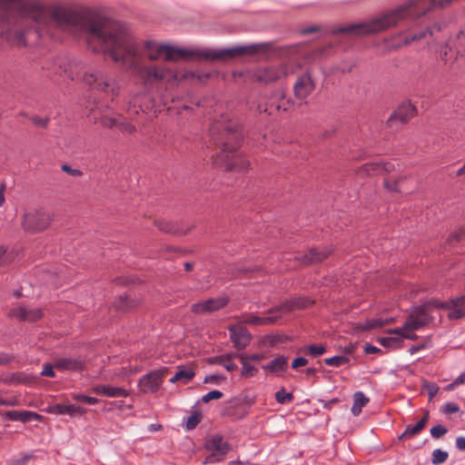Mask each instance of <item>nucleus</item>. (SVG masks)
<instances>
[{
	"label": "nucleus",
	"instance_id": "6e6552de",
	"mask_svg": "<svg viewBox=\"0 0 465 465\" xmlns=\"http://www.w3.org/2000/svg\"><path fill=\"white\" fill-rule=\"evenodd\" d=\"M205 449L212 451L205 458L204 464L216 463L224 460L225 455L230 451L231 446L221 435L212 436L205 443Z\"/></svg>",
	"mask_w": 465,
	"mask_h": 465
},
{
	"label": "nucleus",
	"instance_id": "774afa93",
	"mask_svg": "<svg viewBox=\"0 0 465 465\" xmlns=\"http://www.w3.org/2000/svg\"><path fill=\"white\" fill-rule=\"evenodd\" d=\"M456 381L460 385L465 383V371L456 378Z\"/></svg>",
	"mask_w": 465,
	"mask_h": 465
},
{
	"label": "nucleus",
	"instance_id": "39448f33",
	"mask_svg": "<svg viewBox=\"0 0 465 465\" xmlns=\"http://www.w3.org/2000/svg\"><path fill=\"white\" fill-rule=\"evenodd\" d=\"M52 214L43 208H32L22 215L21 226L25 232L37 233L46 230L52 223Z\"/></svg>",
	"mask_w": 465,
	"mask_h": 465
},
{
	"label": "nucleus",
	"instance_id": "58836bf2",
	"mask_svg": "<svg viewBox=\"0 0 465 465\" xmlns=\"http://www.w3.org/2000/svg\"><path fill=\"white\" fill-rule=\"evenodd\" d=\"M447 242L450 244L454 243V242L465 243V228H460V229L453 232L449 236Z\"/></svg>",
	"mask_w": 465,
	"mask_h": 465
},
{
	"label": "nucleus",
	"instance_id": "864d4df0",
	"mask_svg": "<svg viewBox=\"0 0 465 465\" xmlns=\"http://www.w3.org/2000/svg\"><path fill=\"white\" fill-rule=\"evenodd\" d=\"M54 368H55L54 366V364L45 363L44 366H43V370H42L41 375L45 376V377L54 378L55 377V372L54 371Z\"/></svg>",
	"mask_w": 465,
	"mask_h": 465
},
{
	"label": "nucleus",
	"instance_id": "680f3d73",
	"mask_svg": "<svg viewBox=\"0 0 465 465\" xmlns=\"http://www.w3.org/2000/svg\"><path fill=\"white\" fill-rule=\"evenodd\" d=\"M246 358L249 359L252 362H258L265 359L264 353H252V354H246Z\"/></svg>",
	"mask_w": 465,
	"mask_h": 465
},
{
	"label": "nucleus",
	"instance_id": "c9c22d12",
	"mask_svg": "<svg viewBox=\"0 0 465 465\" xmlns=\"http://www.w3.org/2000/svg\"><path fill=\"white\" fill-rule=\"evenodd\" d=\"M386 324H388V322H384L383 319H371L366 321L364 324L361 326V329L362 331H369L376 328H381Z\"/></svg>",
	"mask_w": 465,
	"mask_h": 465
},
{
	"label": "nucleus",
	"instance_id": "8fccbe9b",
	"mask_svg": "<svg viewBox=\"0 0 465 465\" xmlns=\"http://www.w3.org/2000/svg\"><path fill=\"white\" fill-rule=\"evenodd\" d=\"M86 412V409L81 406H77L74 404L67 405V414L70 416H74L75 414L83 415Z\"/></svg>",
	"mask_w": 465,
	"mask_h": 465
},
{
	"label": "nucleus",
	"instance_id": "4c0bfd02",
	"mask_svg": "<svg viewBox=\"0 0 465 465\" xmlns=\"http://www.w3.org/2000/svg\"><path fill=\"white\" fill-rule=\"evenodd\" d=\"M304 351L312 357H318L326 352V347L324 345L312 344L306 347Z\"/></svg>",
	"mask_w": 465,
	"mask_h": 465
},
{
	"label": "nucleus",
	"instance_id": "6ab92c4d",
	"mask_svg": "<svg viewBox=\"0 0 465 465\" xmlns=\"http://www.w3.org/2000/svg\"><path fill=\"white\" fill-rule=\"evenodd\" d=\"M312 304V301L306 297H298L285 301L279 306L273 307L268 311V313H279L282 311L291 312L309 307Z\"/></svg>",
	"mask_w": 465,
	"mask_h": 465
},
{
	"label": "nucleus",
	"instance_id": "bf43d9fd",
	"mask_svg": "<svg viewBox=\"0 0 465 465\" xmlns=\"http://www.w3.org/2000/svg\"><path fill=\"white\" fill-rule=\"evenodd\" d=\"M226 357H227V354L214 356V357L210 358L208 360V362L211 364H218V365L223 366Z\"/></svg>",
	"mask_w": 465,
	"mask_h": 465
},
{
	"label": "nucleus",
	"instance_id": "0eeeda50",
	"mask_svg": "<svg viewBox=\"0 0 465 465\" xmlns=\"http://www.w3.org/2000/svg\"><path fill=\"white\" fill-rule=\"evenodd\" d=\"M59 71L56 74L71 80H79L84 83V75L92 74L93 71L86 69L85 65L76 60H70L66 57H59L56 60Z\"/></svg>",
	"mask_w": 465,
	"mask_h": 465
},
{
	"label": "nucleus",
	"instance_id": "e2e57ef3",
	"mask_svg": "<svg viewBox=\"0 0 465 465\" xmlns=\"http://www.w3.org/2000/svg\"><path fill=\"white\" fill-rule=\"evenodd\" d=\"M14 360V357L12 355L5 354L0 352V366L6 365L10 362H12Z\"/></svg>",
	"mask_w": 465,
	"mask_h": 465
},
{
	"label": "nucleus",
	"instance_id": "338daca9",
	"mask_svg": "<svg viewBox=\"0 0 465 465\" xmlns=\"http://www.w3.org/2000/svg\"><path fill=\"white\" fill-rule=\"evenodd\" d=\"M456 447L460 450H465V437H458L456 439Z\"/></svg>",
	"mask_w": 465,
	"mask_h": 465
},
{
	"label": "nucleus",
	"instance_id": "f704fd0d",
	"mask_svg": "<svg viewBox=\"0 0 465 465\" xmlns=\"http://www.w3.org/2000/svg\"><path fill=\"white\" fill-rule=\"evenodd\" d=\"M293 398V394L287 392L284 388H282L275 393V401L280 404L291 402Z\"/></svg>",
	"mask_w": 465,
	"mask_h": 465
},
{
	"label": "nucleus",
	"instance_id": "4be33fe9",
	"mask_svg": "<svg viewBox=\"0 0 465 465\" xmlns=\"http://www.w3.org/2000/svg\"><path fill=\"white\" fill-rule=\"evenodd\" d=\"M91 391L110 398L129 396V392L125 389L110 385H95L91 388Z\"/></svg>",
	"mask_w": 465,
	"mask_h": 465
},
{
	"label": "nucleus",
	"instance_id": "bb28decb",
	"mask_svg": "<svg viewBox=\"0 0 465 465\" xmlns=\"http://www.w3.org/2000/svg\"><path fill=\"white\" fill-rule=\"evenodd\" d=\"M288 358L281 355L271 361L268 364L262 365V368L271 372L283 371L287 369Z\"/></svg>",
	"mask_w": 465,
	"mask_h": 465
},
{
	"label": "nucleus",
	"instance_id": "7c9ffc66",
	"mask_svg": "<svg viewBox=\"0 0 465 465\" xmlns=\"http://www.w3.org/2000/svg\"><path fill=\"white\" fill-rule=\"evenodd\" d=\"M8 417L13 420L28 421L31 418L37 419L40 417L37 413L31 411H12L7 413Z\"/></svg>",
	"mask_w": 465,
	"mask_h": 465
},
{
	"label": "nucleus",
	"instance_id": "423d86ee",
	"mask_svg": "<svg viewBox=\"0 0 465 465\" xmlns=\"http://www.w3.org/2000/svg\"><path fill=\"white\" fill-rule=\"evenodd\" d=\"M290 74L285 64L257 68L252 73V79L262 84H269L285 78Z\"/></svg>",
	"mask_w": 465,
	"mask_h": 465
},
{
	"label": "nucleus",
	"instance_id": "412c9836",
	"mask_svg": "<svg viewBox=\"0 0 465 465\" xmlns=\"http://www.w3.org/2000/svg\"><path fill=\"white\" fill-rule=\"evenodd\" d=\"M280 317V314L269 317H260L252 313H245L241 315L238 319L241 323L260 326L273 324Z\"/></svg>",
	"mask_w": 465,
	"mask_h": 465
},
{
	"label": "nucleus",
	"instance_id": "7ed1b4c3",
	"mask_svg": "<svg viewBox=\"0 0 465 465\" xmlns=\"http://www.w3.org/2000/svg\"><path fill=\"white\" fill-rule=\"evenodd\" d=\"M271 45H272L270 43H262L222 50L193 51L167 45H161L157 47L156 53L150 52L147 54V57L149 60L154 61L160 54H164L166 61H177L179 59L187 60L193 57H202L210 61H225L244 54H255L267 52L271 49Z\"/></svg>",
	"mask_w": 465,
	"mask_h": 465
},
{
	"label": "nucleus",
	"instance_id": "052dcab7",
	"mask_svg": "<svg viewBox=\"0 0 465 465\" xmlns=\"http://www.w3.org/2000/svg\"><path fill=\"white\" fill-rule=\"evenodd\" d=\"M225 380V377L220 374H213L204 378V383L208 382H218L219 381Z\"/></svg>",
	"mask_w": 465,
	"mask_h": 465
},
{
	"label": "nucleus",
	"instance_id": "9b49d317",
	"mask_svg": "<svg viewBox=\"0 0 465 465\" xmlns=\"http://www.w3.org/2000/svg\"><path fill=\"white\" fill-rule=\"evenodd\" d=\"M432 321L430 316V304L415 307L406 319V328L418 331Z\"/></svg>",
	"mask_w": 465,
	"mask_h": 465
},
{
	"label": "nucleus",
	"instance_id": "5fc2aeb1",
	"mask_svg": "<svg viewBox=\"0 0 465 465\" xmlns=\"http://www.w3.org/2000/svg\"><path fill=\"white\" fill-rule=\"evenodd\" d=\"M424 388L427 390L430 400L433 399L439 391V387L434 383H425Z\"/></svg>",
	"mask_w": 465,
	"mask_h": 465
},
{
	"label": "nucleus",
	"instance_id": "9d476101",
	"mask_svg": "<svg viewBox=\"0 0 465 465\" xmlns=\"http://www.w3.org/2000/svg\"><path fill=\"white\" fill-rule=\"evenodd\" d=\"M7 316L18 322H36L44 317V312L41 308L16 303L9 310Z\"/></svg>",
	"mask_w": 465,
	"mask_h": 465
},
{
	"label": "nucleus",
	"instance_id": "20e7f679",
	"mask_svg": "<svg viewBox=\"0 0 465 465\" xmlns=\"http://www.w3.org/2000/svg\"><path fill=\"white\" fill-rule=\"evenodd\" d=\"M84 84L88 85L92 91L102 94L112 101L120 93L118 81L102 70H95L92 74H85L84 75Z\"/></svg>",
	"mask_w": 465,
	"mask_h": 465
},
{
	"label": "nucleus",
	"instance_id": "c756f323",
	"mask_svg": "<svg viewBox=\"0 0 465 465\" xmlns=\"http://www.w3.org/2000/svg\"><path fill=\"white\" fill-rule=\"evenodd\" d=\"M154 225L162 232H166V233H171V234H178L180 233V231L179 229L177 228V226L169 222V221H165V220H155L154 221Z\"/></svg>",
	"mask_w": 465,
	"mask_h": 465
},
{
	"label": "nucleus",
	"instance_id": "ea45409f",
	"mask_svg": "<svg viewBox=\"0 0 465 465\" xmlns=\"http://www.w3.org/2000/svg\"><path fill=\"white\" fill-rule=\"evenodd\" d=\"M202 420V414L200 412H193L187 418L186 429L188 430H193Z\"/></svg>",
	"mask_w": 465,
	"mask_h": 465
},
{
	"label": "nucleus",
	"instance_id": "a19ab883",
	"mask_svg": "<svg viewBox=\"0 0 465 465\" xmlns=\"http://www.w3.org/2000/svg\"><path fill=\"white\" fill-rule=\"evenodd\" d=\"M239 354L240 353L237 352L228 353L223 367L231 372L238 370V366L236 363L232 362V359L237 358V355Z\"/></svg>",
	"mask_w": 465,
	"mask_h": 465
},
{
	"label": "nucleus",
	"instance_id": "09e8293b",
	"mask_svg": "<svg viewBox=\"0 0 465 465\" xmlns=\"http://www.w3.org/2000/svg\"><path fill=\"white\" fill-rule=\"evenodd\" d=\"M457 52L454 51L451 47L444 46L440 51V58L442 61L445 62V64L449 63V56L452 57L453 55H456Z\"/></svg>",
	"mask_w": 465,
	"mask_h": 465
},
{
	"label": "nucleus",
	"instance_id": "5701e85b",
	"mask_svg": "<svg viewBox=\"0 0 465 465\" xmlns=\"http://www.w3.org/2000/svg\"><path fill=\"white\" fill-rule=\"evenodd\" d=\"M237 359H239L242 364L241 376L242 378L249 379L258 373V368L252 364V361L246 358V353H240L237 355Z\"/></svg>",
	"mask_w": 465,
	"mask_h": 465
},
{
	"label": "nucleus",
	"instance_id": "2eb2a0df",
	"mask_svg": "<svg viewBox=\"0 0 465 465\" xmlns=\"http://www.w3.org/2000/svg\"><path fill=\"white\" fill-rule=\"evenodd\" d=\"M395 171V164L391 162H371L362 164L357 171L361 177L381 175Z\"/></svg>",
	"mask_w": 465,
	"mask_h": 465
},
{
	"label": "nucleus",
	"instance_id": "473e14b6",
	"mask_svg": "<svg viewBox=\"0 0 465 465\" xmlns=\"http://www.w3.org/2000/svg\"><path fill=\"white\" fill-rule=\"evenodd\" d=\"M449 454L447 451L442 450L440 449H436L432 451L431 463L433 465L444 463L447 460Z\"/></svg>",
	"mask_w": 465,
	"mask_h": 465
},
{
	"label": "nucleus",
	"instance_id": "6e6d98bb",
	"mask_svg": "<svg viewBox=\"0 0 465 465\" xmlns=\"http://www.w3.org/2000/svg\"><path fill=\"white\" fill-rule=\"evenodd\" d=\"M442 411L446 414L457 413L460 411V407L456 403L448 402L443 406Z\"/></svg>",
	"mask_w": 465,
	"mask_h": 465
},
{
	"label": "nucleus",
	"instance_id": "f3484780",
	"mask_svg": "<svg viewBox=\"0 0 465 465\" xmlns=\"http://www.w3.org/2000/svg\"><path fill=\"white\" fill-rule=\"evenodd\" d=\"M437 307L449 310V319L460 320L465 317V296L452 299L449 302L438 303Z\"/></svg>",
	"mask_w": 465,
	"mask_h": 465
},
{
	"label": "nucleus",
	"instance_id": "3c124183",
	"mask_svg": "<svg viewBox=\"0 0 465 465\" xmlns=\"http://www.w3.org/2000/svg\"><path fill=\"white\" fill-rule=\"evenodd\" d=\"M49 412L57 414V415L67 414V405L54 404L50 407Z\"/></svg>",
	"mask_w": 465,
	"mask_h": 465
},
{
	"label": "nucleus",
	"instance_id": "c85d7f7f",
	"mask_svg": "<svg viewBox=\"0 0 465 465\" xmlns=\"http://www.w3.org/2000/svg\"><path fill=\"white\" fill-rule=\"evenodd\" d=\"M406 179V175H401L396 178H386L383 181V186L390 192L401 193V185Z\"/></svg>",
	"mask_w": 465,
	"mask_h": 465
},
{
	"label": "nucleus",
	"instance_id": "13d9d810",
	"mask_svg": "<svg viewBox=\"0 0 465 465\" xmlns=\"http://www.w3.org/2000/svg\"><path fill=\"white\" fill-rule=\"evenodd\" d=\"M308 364V360L303 357L295 358L292 361V368L298 369L299 367H303Z\"/></svg>",
	"mask_w": 465,
	"mask_h": 465
},
{
	"label": "nucleus",
	"instance_id": "37998d69",
	"mask_svg": "<svg viewBox=\"0 0 465 465\" xmlns=\"http://www.w3.org/2000/svg\"><path fill=\"white\" fill-rule=\"evenodd\" d=\"M428 35H431V32L429 28H426L419 34H414L410 37H406L404 39V45H408L412 42L419 41L422 38H425Z\"/></svg>",
	"mask_w": 465,
	"mask_h": 465
},
{
	"label": "nucleus",
	"instance_id": "a18cd8bd",
	"mask_svg": "<svg viewBox=\"0 0 465 465\" xmlns=\"http://www.w3.org/2000/svg\"><path fill=\"white\" fill-rule=\"evenodd\" d=\"M447 431H448V430L444 426L439 424V425L433 426L430 429V435L434 439H440V437L445 435L447 433Z\"/></svg>",
	"mask_w": 465,
	"mask_h": 465
},
{
	"label": "nucleus",
	"instance_id": "393cba45",
	"mask_svg": "<svg viewBox=\"0 0 465 465\" xmlns=\"http://www.w3.org/2000/svg\"><path fill=\"white\" fill-rule=\"evenodd\" d=\"M429 420V412L426 411L425 415L415 424L408 425L404 432L399 437L400 440L404 438H411L419 434L425 427Z\"/></svg>",
	"mask_w": 465,
	"mask_h": 465
},
{
	"label": "nucleus",
	"instance_id": "cd10ccee",
	"mask_svg": "<svg viewBox=\"0 0 465 465\" xmlns=\"http://www.w3.org/2000/svg\"><path fill=\"white\" fill-rule=\"evenodd\" d=\"M370 399L361 391H356L353 394V405L351 409L354 416H359L361 413L362 408L367 405Z\"/></svg>",
	"mask_w": 465,
	"mask_h": 465
},
{
	"label": "nucleus",
	"instance_id": "a211bd4d",
	"mask_svg": "<svg viewBox=\"0 0 465 465\" xmlns=\"http://www.w3.org/2000/svg\"><path fill=\"white\" fill-rule=\"evenodd\" d=\"M229 332L233 346L237 350H242L252 341V335L246 328L240 325H233L229 327Z\"/></svg>",
	"mask_w": 465,
	"mask_h": 465
},
{
	"label": "nucleus",
	"instance_id": "4468645a",
	"mask_svg": "<svg viewBox=\"0 0 465 465\" xmlns=\"http://www.w3.org/2000/svg\"><path fill=\"white\" fill-rule=\"evenodd\" d=\"M316 82L313 79L312 74L307 71L302 74H300L294 84H293V94L294 96L301 100L304 101L312 92L315 90Z\"/></svg>",
	"mask_w": 465,
	"mask_h": 465
},
{
	"label": "nucleus",
	"instance_id": "c03bdc74",
	"mask_svg": "<svg viewBox=\"0 0 465 465\" xmlns=\"http://www.w3.org/2000/svg\"><path fill=\"white\" fill-rule=\"evenodd\" d=\"M378 341L383 347L400 346L401 338H399V337H381L378 339Z\"/></svg>",
	"mask_w": 465,
	"mask_h": 465
},
{
	"label": "nucleus",
	"instance_id": "f8f14e48",
	"mask_svg": "<svg viewBox=\"0 0 465 465\" xmlns=\"http://www.w3.org/2000/svg\"><path fill=\"white\" fill-rule=\"evenodd\" d=\"M333 252L331 246L314 247L308 250L307 252H299L294 260L302 266H309L326 260Z\"/></svg>",
	"mask_w": 465,
	"mask_h": 465
},
{
	"label": "nucleus",
	"instance_id": "ddd939ff",
	"mask_svg": "<svg viewBox=\"0 0 465 465\" xmlns=\"http://www.w3.org/2000/svg\"><path fill=\"white\" fill-rule=\"evenodd\" d=\"M168 372V368L153 371L143 376L138 382L140 391L143 393H154L160 389L163 377Z\"/></svg>",
	"mask_w": 465,
	"mask_h": 465
},
{
	"label": "nucleus",
	"instance_id": "a878e982",
	"mask_svg": "<svg viewBox=\"0 0 465 465\" xmlns=\"http://www.w3.org/2000/svg\"><path fill=\"white\" fill-rule=\"evenodd\" d=\"M139 304L140 300L131 298L128 295H122L114 302V306L117 311L126 312L137 307Z\"/></svg>",
	"mask_w": 465,
	"mask_h": 465
},
{
	"label": "nucleus",
	"instance_id": "79ce46f5",
	"mask_svg": "<svg viewBox=\"0 0 465 465\" xmlns=\"http://www.w3.org/2000/svg\"><path fill=\"white\" fill-rule=\"evenodd\" d=\"M73 400L82 401L89 405H94L99 402V400L94 397L86 396L81 393H74L72 395Z\"/></svg>",
	"mask_w": 465,
	"mask_h": 465
},
{
	"label": "nucleus",
	"instance_id": "dca6fc26",
	"mask_svg": "<svg viewBox=\"0 0 465 465\" xmlns=\"http://www.w3.org/2000/svg\"><path fill=\"white\" fill-rule=\"evenodd\" d=\"M229 302L226 297L211 298L191 305V312L195 314L211 313L224 308Z\"/></svg>",
	"mask_w": 465,
	"mask_h": 465
},
{
	"label": "nucleus",
	"instance_id": "0e129e2a",
	"mask_svg": "<svg viewBox=\"0 0 465 465\" xmlns=\"http://www.w3.org/2000/svg\"><path fill=\"white\" fill-rule=\"evenodd\" d=\"M378 351H380V349L377 348L376 346H373L371 344H367L364 346V352L366 354H372V353H376Z\"/></svg>",
	"mask_w": 465,
	"mask_h": 465
},
{
	"label": "nucleus",
	"instance_id": "de8ad7c7",
	"mask_svg": "<svg viewBox=\"0 0 465 465\" xmlns=\"http://www.w3.org/2000/svg\"><path fill=\"white\" fill-rule=\"evenodd\" d=\"M223 396V393L218 390H214L212 391H209L205 395L203 396L202 401L206 403L209 402L211 400H218L221 399Z\"/></svg>",
	"mask_w": 465,
	"mask_h": 465
},
{
	"label": "nucleus",
	"instance_id": "2f4dec72",
	"mask_svg": "<svg viewBox=\"0 0 465 465\" xmlns=\"http://www.w3.org/2000/svg\"><path fill=\"white\" fill-rule=\"evenodd\" d=\"M350 361V359L344 355H337L331 358H326L324 363L328 366L340 367Z\"/></svg>",
	"mask_w": 465,
	"mask_h": 465
},
{
	"label": "nucleus",
	"instance_id": "aec40b11",
	"mask_svg": "<svg viewBox=\"0 0 465 465\" xmlns=\"http://www.w3.org/2000/svg\"><path fill=\"white\" fill-rule=\"evenodd\" d=\"M54 366L59 371H81L84 369V361L77 358H56Z\"/></svg>",
	"mask_w": 465,
	"mask_h": 465
},
{
	"label": "nucleus",
	"instance_id": "1a4fd4ad",
	"mask_svg": "<svg viewBox=\"0 0 465 465\" xmlns=\"http://www.w3.org/2000/svg\"><path fill=\"white\" fill-rule=\"evenodd\" d=\"M416 114V107L410 101H405L392 112L386 124L389 128L397 129L399 125L406 124Z\"/></svg>",
	"mask_w": 465,
	"mask_h": 465
},
{
	"label": "nucleus",
	"instance_id": "f03ea898",
	"mask_svg": "<svg viewBox=\"0 0 465 465\" xmlns=\"http://www.w3.org/2000/svg\"><path fill=\"white\" fill-rule=\"evenodd\" d=\"M211 132L213 134H218V137L213 139L221 148L219 153L212 156L213 164L226 171L247 170L249 167L247 159L243 155L235 153V150L242 140V128L238 124L229 121L223 125H213Z\"/></svg>",
	"mask_w": 465,
	"mask_h": 465
},
{
	"label": "nucleus",
	"instance_id": "69168bd1",
	"mask_svg": "<svg viewBox=\"0 0 465 465\" xmlns=\"http://www.w3.org/2000/svg\"><path fill=\"white\" fill-rule=\"evenodd\" d=\"M5 189H6L5 183H1L0 184V207L3 206V204L5 202Z\"/></svg>",
	"mask_w": 465,
	"mask_h": 465
},
{
	"label": "nucleus",
	"instance_id": "49530a36",
	"mask_svg": "<svg viewBox=\"0 0 465 465\" xmlns=\"http://www.w3.org/2000/svg\"><path fill=\"white\" fill-rule=\"evenodd\" d=\"M30 121L32 124H34L36 126L46 128L49 124L50 118L49 117H40L38 115H34L30 118Z\"/></svg>",
	"mask_w": 465,
	"mask_h": 465
},
{
	"label": "nucleus",
	"instance_id": "4d7b16f0",
	"mask_svg": "<svg viewBox=\"0 0 465 465\" xmlns=\"http://www.w3.org/2000/svg\"><path fill=\"white\" fill-rule=\"evenodd\" d=\"M61 169H62L64 173H68V174H70V175H72V176H81V175L83 174V173H82V171H81V170H79V169H74V168H72V167H71L70 165H68V164H63V165H62V167H61Z\"/></svg>",
	"mask_w": 465,
	"mask_h": 465
},
{
	"label": "nucleus",
	"instance_id": "603ef678",
	"mask_svg": "<svg viewBox=\"0 0 465 465\" xmlns=\"http://www.w3.org/2000/svg\"><path fill=\"white\" fill-rule=\"evenodd\" d=\"M407 331H412V329L406 328V322H404L402 327L390 329L387 331V333L389 334H397L401 339H403V335L406 334Z\"/></svg>",
	"mask_w": 465,
	"mask_h": 465
},
{
	"label": "nucleus",
	"instance_id": "72a5a7b5",
	"mask_svg": "<svg viewBox=\"0 0 465 465\" xmlns=\"http://www.w3.org/2000/svg\"><path fill=\"white\" fill-rule=\"evenodd\" d=\"M121 133L132 134L136 131L135 126L130 122L125 121L124 118L119 116L117 127Z\"/></svg>",
	"mask_w": 465,
	"mask_h": 465
},
{
	"label": "nucleus",
	"instance_id": "b1692460",
	"mask_svg": "<svg viewBox=\"0 0 465 465\" xmlns=\"http://www.w3.org/2000/svg\"><path fill=\"white\" fill-rule=\"evenodd\" d=\"M195 376V371L192 367H179V370L175 372V374L169 380L171 383H175L178 381L183 382V384L191 381Z\"/></svg>",
	"mask_w": 465,
	"mask_h": 465
},
{
	"label": "nucleus",
	"instance_id": "e433bc0d",
	"mask_svg": "<svg viewBox=\"0 0 465 465\" xmlns=\"http://www.w3.org/2000/svg\"><path fill=\"white\" fill-rule=\"evenodd\" d=\"M118 120L119 117L104 115L97 121V123L105 128L113 129L117 127Z\"/></svg>",
	"mask_w": 465,
	"mask_h": 465
},
{
	"label": "nucleus",
	"instance_id": "f257e3e1",
	"mask_svg": "<svg viewBox=\"0 0 465 465\" xmlns=\"http://www.w3.org/2000/svg\"><path fill=\"white\" fill-rule=\"evenodd\" d=\"M54 28L85 35L88 46L94 52L107 54L145 84L178 78L172 69L143 65L137 45L126 29L91 10L54 6L47 11L35 3L0 0V36L13 45L25 46L30 38L38 40L46 35L54 37Z\"/></svg>",
	"mask_w": 465,
	"mask_h": 465
}]
</instances>
